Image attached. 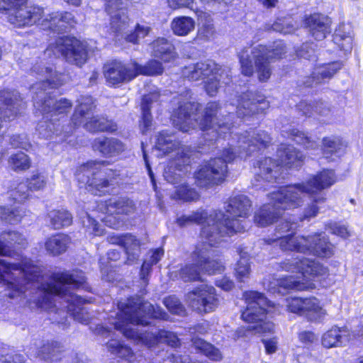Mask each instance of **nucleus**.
<instances>
[{"label": "nucleus", "instance_id": "nucleus-13", "mask_svg": "<svg viewBox=\"0 0 363 363\" xmlns=\"http://www.w3.org/2000/svg\"><path fill=\"white\" fill-rule=\"evenodd\" d=\"M222 216V213L216 210L209 212L204 209H198L190 215H182L177 218L176 223L181 228L192 224L205 225L200 233V240L208 246H216L223 240V232L219 228L216 218Z\"/></svg>", "mask_w": 363, "mask_h": 363}, {"label": "nucleus", "instance_id": "nucleus-43", "mask_svg": "<svg viewBox=\"0 0 363 363\" xmlns=\"http://www.w3.org/2000/svg\"><path fill=\"white\" fill-rule=\"evenodd\" d=\"M71 239L65 234L58 233L48 238L45 243L46 250L52 255H59L64 253Z\"/></svg>", "mask_w": 363, "mask_h": 363}, {"label": "nucleus", "instance_id": "nucleus-47", "mask_svg": "<svg viewBox=\"0 0 363 363\" xmlns=\"http://www.w3.org/2000/svg\"><path fill=\"white\" fill-rule=\"evenodd\" d=\"M63 350L61 343L56 341H48L42 345L38 351V356L48 362L57 361L60 358V353Z\"/></svg>", "mask_w": 363, "mask_h": 363}, {"label": "nucleus", "instance_id": "nucleus-58", "mask_svg": "<svg viewBox=\"0 0 363 363\" xmlns=\"http://www.w3.org/2000/svg\"><path fill=\"white\" fill-rule=\"evenodd\" d=\"M29 188L26 182L18 183L9 191V196L18 203H23L29 197Z\"/></svg>", "mask_w": 363, "mask_h": 363}, {"label": "nucleus", "instance_id": "nucleus-16", "mask_svg": "<svg viewBox=\"0 0 363 363\" xmlns=\"http://www.w3.org/2000/svg\"><path fill=\"white\" fill-rule=\"evenodd\" d=\"M45 53L55 57H62L65 60L81 67L87 60V49L85 43L74 37H60L49 45Z\"/></svg>", "mask_w": 363, "mask_h": 363}, {"label": "nucleus", "instance_id": "nucleus-1", "mask_svg": "<svg viewBox=\"0 0 363 363\" xmlns=\"http://www.w3.org/2000/svg\"><path fill=\"white\" fill-rule=\"evenodd\" d=\"M118 310V312H111L108 315V323L125 337L148 347L159 343H165L172 347L180 345L179 338L172 332L156 328L139 331L135 328L140 325H148L149 318L165 319L167 314L159 306L155 307L140 297H135L119 301Z\"/></svg>", "mask_w": 363, "mask_h": 363}, {"label": "nucleus", "instance_id": "nucleus-55", "mask_svg": "<svg viewBox=\"0 0 363 363\" xmlns=\"http://www.w3.org/2000/svg\"><path fill=\"white\" fill-rule=\"evenodd\" d=\"M251 267L247 256L241 255L235 268V276L238 282H247L250 277Z\"/></svg>", "mask_w": 363, "mask_h": 363}, {"label": "nucleus", "instance_id": "nucleus-14", "mask_svg": "<svg viewBox=\"0 0 363 363\" xmlns=\"http://www.w3.org/2000/svg\"><path fill=\"white\" fill-rule=\"evenodd\" d=\"M252 203L247 196L240 194L230 198L225 207V213L218 211L222 216L216 218L219 228L225 235L230 236L235 233L245 231V226L243 220L248 217L251 211Z\"/></svg>", "mask_w": 363, "mask_h": 363}, {"label": "nucleus", "instance_id": "nucleus-63", "mask_svg": "<svg viewBox=\"0 0 363 363\" xmlns=\"http://www.w3.org/2000/svg\"><path fill=\"white\" fill-rule=\"evenodd\" d=\"M298 111L305 116L311 117L315 113V101H301L297 105Z\"/></svg>", "mask_w": 363, "mask_h": 363}, {"label": "nucleus", "instance_id": "nucleus-34", "mask_svg": "<svg viewBox=\"0 0 363 363\" xmlns=\"http://www.w3.org/2000/svg\"><path fill=\"white\" fill-rule=\"evenodd\" d=\"M216 69H218V65L213 62H199L184 67L182 75L189 80L197 81L207 78Z\"/></svg>", "mask_w": 363, "mask_h": 363}, {"label": "nucleus", "instance_id": "nucleus-54", "mask_svg": "<svg viewBox=\"0 0 363 363\" xmlns=\"http://www.w3.org/2000/svg\"><path fill=\"white\" fill-rule=\"evenodd\" d=\"M323 152L325 154L335 153L340 155L347 145L340 138L331 136L325 138L323 140Z\"/></svg>", "mask_w": 363, "mask_h": 363}, {"label": "nucleus", "instance_id": "nucleus-4", "mask_svg": "<svg viewBox=\"0 0 363 363\" xmlns=\"http://www.w3.org/2000/svg\"><path fill=\"white\" fill-rule=\"evenodd\" d=\"M87 289L84 274L79 271L56 272L48 279L40 283L36 289L43 292V302L56 301L62 298L67 303L66 308L74 319L82 324H88L91 315L82 304L85 300L73 291L79 289Z\"/></svg>", "mask_w": 363, "mask_h": 363}, {"label": "nucleus", "instance_id": "nucleus-57", "mask_svg": "<svg viewBox=\"0 0 363 363\" xmlns=\"http://www.w3.org/2000/svg\"><path fill=\"white\" fill-rule=\"evenodd\" d=\"M96 122H99V124L93 125V122L85 123L84 127L86 130L93 133L99 131L113 132L117 129L116 124L113 121L108 120L106 118L100 117V120L96 121Z\"/></svg>", "mask_w": 363, "mask_h": 363}, {"label": "nucleus", "instance_id": "nucleus-27", "mask_svg": "<svg viewBox=\"0 0 363 363\" xmlns=\"http://www.w3.org/2000/svg\"><path fill=\"white\" fill-rule=\"evenodd\" d=\"M104 74L106 82L116 85L129 82L136 77L133 62L125 65L120 61H113L104 67Z\"/></svg>", "mask_w": 363, "mask_h": 363}, {"label": "nucleus", "instance_id": "nucleus-64", "mask_svg": "<svg viewBox=\"0 0 363 363\" xmlns=\"http://www.w3.org/2000/svg\"><path fill=\"white\" fill-rule=\"evenodd\" d=\"M331 233L337 235L341 238H347L350 235V233L345 225H340L337 223H329L326 225Z\"/></svg>", "mask_w": 363, "mask_h": 363}, {"label": "nucleus", "instance_id": "nucleus-62", "mask_svg": "<svg viewBox=\"0 0 363 363\" xmlns=\"http://www.w3.org/2000/svg\"><path fill=\"white\" fill-rule=\"evenodd\" d=\"M298 56L308 60H315L316 55L313 43L303 44L298 51Z\"/></svg>", "mask_w": 363, "mask_h": 363}, {"label": "nucleus", "instance_id": "nucleus-41", "mask_svg": "<svg viewBox=\"0 0 363 363\" xmlns=\"http://www.w3.org/2000/svg\"><path fill=\"white\" fill-rule=\"evenodd\" d=\"M206 79L205 88L209 96H214L220 87L221 84H228L230 82L228 72L218 65V69L213 71Z\"/></svg>", "mask_w": 363, "mask_h": 363}, {"label": "nucleus", "instance_id": "nucleus-39", "mask_svg": "<svg viewBox=\"0 0 363 363\" xmlns=\"http://www.w3.org/2000/svg\"><path fill=\"white\" fill-rule=\"evenodd\" d=\"M152 55L164 62H169L177 57L173 44L164 38H158L152 43Z\"/></svg>", "mask_w": 363, "mask_h": 363}, {"label": "nucleus", "instance_id": "nucleus-37", "mask_svg": "<svg viewBox=\"0 0 363 363\" xmlns=\"http://www.w3.org/2000/svg\"><path fill=\"white\" fill-rule=\"evenodd\" d=\"M160 94L157 91L144 95L141 102L142 118L140 122V129L143 134L147 133L152 126V116L150 108L153 103L159 100Z\"/></svg>", "mask_w": 363, "mask_h": 363}, {"label": "nucleus", "instance_id": "nucleus-9", "mask_svg": "<svg viewBox=\"0 0 363 363\" xmlns=\"http://www.w3.org/2000/svg\"><path fill=\"white\" fill-rule=\"evenodd\" d=\"M269 202L264 204L255 212V223L261 227L267 226L282 215L286 209L295 208L303 203L295 187L286 186L270 193Z\"/></svg>", "mask_w": 363, "mask_h": 363}, {"label": "nucleus", "instance_id": "nucleus-52", "mask_svg": "<svg viewBox=\"0 0 363 363\" xmlns=\"http://www.w3.org/2000/svg\"><path fill=\"white\" fill-rule=\"evenodd\" d=\"M26 215V210L22 207L0 206V219L11 224L19 223Z\"/></svg>", "mask_w": 363, "mask_h": 363}, {"label": "nucleus", "instance_id": "nucleus-40", "mask_svg": "<svg viewBox=\"0 0 363 363\" xmlns=\"http://www.w3.org/2000/svg\"><path fill=\"white\" fill-rule=\"evenodd\" d=\"M277 153L281 159V166L297 168L302 164L303 155L293 146L281 145Z\"/></svg>", "mask_w": 363, "mask_h": 363}, {"label": "nucleus", "instance_id": "nucleus-11", "mask_svg": "<svg viewBox=\"0 0 363 363\" xmlns=\"http://www.w3.org/2000/svg\"><path fill=\"white\" fill-rule=\"evenodd\" d=\"M281 267L288 272H298V279L293 277L286 278L280 281V285L285 289L296 291H305L311 288L312 284L308 280L313 277L323 276L328 273V269L315 260L308 258L294 257L281 264Z\"/></svg>", "mask_w": 363, "mask_h": 363}, {"label": "nucleus", "instance_id": "nucleus-25", "mask_svg": "<svg viewBox=\"0 0 363 363\" xmlns=\"http://www.w3.org/2000/svg\"><path fill=\"white\" fill-rule=\"evenodd\" d=\"M56 118H52L48 115H43V118L37 125L36 131L39 136L45 139L59 138L57 142L64 141L73 132L72 124H62Z\"/></svg>", "mask_w": 363, "mask_h": 363}, {"label": "nucleus", "instance_id": "nucleus-31", "mask_svg": "<svg viewBox=\"0 0 363 363\" xmlns=\"http://www.w3.org/2000/svg\"><path fill=\"white\" fill-rule=\"evenodd\" d=\"M74 23V17L72 13L53 12L42 20L41 27L44 30L62 32L68 26H73Z\"/></svg>", "mask_w": 363, "mask_h": 363}, {"label": "nucleus", "instance_id": "nucleus-23", "mask_svg": "<svg viewBox=\"0 0 363 363\" xmlns=\"http://www.w3.org/2000/svg\"><path fill=\"white\" fill-rule=\"evenodd\" d=\"M269 106L264 95L247 91L237 99L236 114L239 118L262 113Z\"/></svg>", "mask_w": 363, "mask_h": 363}, {"label": "nucleus", "instance_id": "nucleus-44", "mask_svg": "<svg viewBox=\"0 0 363 363\" xmlns=\"http://www.w3.org/2000/svg\"><path fill=\"white\" fill-rule=\"evenodd\" d=\"M47 222L51 228L58 230L71 225L72 216L65 209H54L48 213Z\"/></svg>", "mask_w": 363, "mask_h": 363}, {"label": "nucleus", "instance_id": "nucleus-8", "mask_svg": "<svg viewBox=\"0 0 363 363\" xmlns=\"http://www.w3.org/2000/svg\"><path fill=\"white\" fill-rule=\"evenodd\" d=\"M286 52L284 44L281 41L274 42L272 45L267 47L258 45L255 47L244 48L239 53L241 72L247 77H250L254 72L251 57L255 60L259 80L267 81L272 74L270 63L274 59L281 58Z\"/></svg>", "mask_w": 363, "mask_h": 363}, {"label": "nucleus", "instance_id": "nucleus-20", "mask_svg": "<svg viewBox=\"0 0 363 363\" xmlns=\"http://www.w3.org/2000/svg\"><path fill=\"white\" fill-rule=\"evenodd\" d=\"M26 1L21 5L13 4L2 10L7 11L9 22L21 28L36 24L43 17V10L36 6H27Z\"/></svg>", "mask_w": 363, "mask_h": 363}, {"label": "nucleus", "instance_id": "nucleus-51", "mask_svg": "<svg viewBox=\"0 0 363 363\" xmlns=\"http://www.w3.org/2000/svg\"><path fill=\"white\" fill-rule=\"evenodd\" d=\"M192 344L196 350L201 351L212 361L218 362L223 359V355L218 349L201 338H193Z\"/></svg>", "mask_w": 363, "mask_h": 363}, {"label": "nucleus", "instance_id": "nucleus-5", "mask_svg": "<svg viewBox=\"0 0 363 363\" xmlns=\"http://www.w3.org/2000/svg\"><path fill=\"white\" fill-rule=\"evenodd\" d=\"M30 72L39 79L30 89L35 108L43 115L56 118L55 121L62 124H71L67 117V113L72 107L71 101L65 98L55 100L48 96L49 93L46 91L49 89H55L62 85L65 82V75L53 71L51 67H45L42 63L35 64Z\"/></svg>", "mask_w": 363, "mask_h": 363}, {"label": "nucleus", "instance_id": "nucleus-60", "mask_svg": "<svg viewBox=\"0 0 363 363\" xmlns=\"http://www.w3.org/2000/svg\"><path fill=\"white\" fill-rule=\"evenodd\" d=\"M169 6L172 9H179L181 8H188L190 9H194V0H167ZM203 3H210L212 1L214 2H224L227 4L230 0H201Z\"/></svg>", "mask_w": 363, "mask_h": 363}, {"label": "nucleus", "instance_id": "nucleus-28", "mask_svg": "<svg viewBox=\"0 0 363 363\" xmlns=\"http://www.w3.org/2000/svg\"><path fill=\"white\" fill-rule=\"evenodd\" d=\"M24 108V102L16 91H0V114L9 121L13 120Z\"/></svg>", "mask_w": 363, "mask_h": 363}, {"label": "nucleus", "instance_id": "nucleus-32", "mask_svg": "<svg viewBox=\"0 0 363 363\" xmlns=\"http://www.w3.org/2000/svg\"><path fill=\"white\" fill-rule=\"evenodd\" d=\"M306 27L311 35L317 40L325 39L330 33V19L324 15L314 13L305 20Z\"/></svg>", "mask_w": 363, "mask_h": 363}, {"label": "nucleus", "instance_id": "nucleus-30", "mask_svg": "<svg viewBox=\"0 0 363 363\" xmlns=\"http://www.w3.org/2000/svg\"><path fill=\"white\" fill-rule=\"evenodd\" d=\"M78 103L71 118L74 128L85 123L93 122V125H98L99 122L96 121L100 120L99 116L89 117L95 107L93 99L89 96H82L78 99Z\"/></svg>", "mask_w": 363, "mask_h": 363}, {"label": "nucleus", "instance_id": "nucleus-17", "mask_svg": "<svg viewBox=\"0 0 363 363\" xmlns=\"http://www.w3.org/2000/svg\"><path fill=\"white\" fill-rule=\"evenodd\" d=\"M190 159L185 157L183 164L177 163V166L169 165L164 172L165 180L173 184H179L171 194V198L182 201H192L199 199L198 192L186 184L185 175L189 171Z\"/></svg>", "mask_w": 363, "mask_h": 363}, {"label": "nucleus", "instance_id": "nucleus-49", "mask_svg": "<svg viewBox=\"0 0 363 363\" xmlns=\"http://www.w3.org/2000/svg\"><path fill=\"white\" fill-rule=\"evenodd\" d=\"M108 351L116 357L130 362L133 360L134 353L132 349L121 340L111 338L107 343Z\"/></svg>", "mask_w": 363, "mask_h": 363}, {"label": "nucleus", "instance_id": "nucleus-33", "mask_svg": "<svg viewBox=\"0 0 363 363\" xmlns=\"http://www.w3.org/2000/svg\"><path fill=\"white\" fill-rule=\"evenodd\" d=\"M196 13L198 17L199 27L195 40L203 43L213 40L216 36V30L211 14L199 10Z\"/></svg>", "mask_w": 363, "mask_h": 363}, {"label": "nucleus", "instance_id": "nucleus-53", "mask_svg": "<svg viewBox=\"0 0 363 363\" xmlns=\"http://www.w3.org/2000/svg\"><path fill=\"white\" fill-rule=\"evenodd\" d=\"M133 67L136 71V77L138 74L148 76L159 75L161 74L164 70L162 64L155 60L149 61L144 66L138 65L136 62H133Z\"/></svg>", "mask_w": 363, "mask_h": 363}, {"label": "nucleus", "instance_id": "nucleus-59", "mask_svg": "<svg viewBox=\"0 0 363 363\" xmlns=\"http://www.w3.org/2000/svg\"><path fill=\"white\" fill-rule=\"evenodd\" d=\"M47 177L41 174L36 173L33 174L26 182L30 191H35L43 190L47 184Z\"/></svg>", "mask_w": 363, "mask_h": 363}, {"label": "nucleus", "instance_id": "nucleus-21", "mask_svg": "<svg viewBox=\"0 0 363 363\" xmlns=\"http://www.w3.org/2000/svg\"><path fill=\"white\" fill-rule=\"evenodd\" d=\"M190 306L199 313L213 311L219 304L216 289L212 286L201 285L187 294Z\"/></svg>", "mask_w": 363, "mask_h": 363}, {"label": "nucleus", "instance_id": "nucleus-2", "mask_svg": "<svg viewBox=\"0 0 363 363\" xmlns=\"http://www.w3.org/2000/svg\"><path fill=\"white\" fill-rule=\"evenodd\" d=\"M271 140L270 135L261 130L250 129L239 135L234 134L229 147L223 149L222 157L210 160L194 173L196 184L201 188L219 184L227 177L228 162L237 157L245 159L252 152L267 147Z\"/></svg>", "mask_w": 363, "mask_h": 363}, {"label": "nucleus", "instance_id": "nucleus-19", "mask_svg": "<svg viewBox=\"0 0 363 363\" xmlns=\"http://www.w3.org/2000/svg\"><path fill=\"white\" fill-rule=\"evenodd\" d=\"M106 216L102 220L106 225L118 228L125 220V216L134 213L135 203L125 197L111 199L106 201Z\"/></svg>", "mask_w": 363, "mask_h": 363}, {"label": "nucleus", "instance_id": "nucleus-56", "mask_svg": "<svg viewBox=\"0 0 363 363\" xmlns=\"http://www.w3.org/2000/svg\"><path fill=\"white\" fill-rule=\"evenodd\" d=\"M9 164L14 171H23L30 167V160L27 155L19 152L10 157Z\"/></svg>", "mask_w": 363, "mask_h": 363}, {"label": "nucleus", "instance_id": "nucleus-22", "mask_svg": "<svg viewBox=\"0 0 363 363\" xmlns=\"http://www.w3.org/2000/svg\"><path fill=\"white\" fill-rule=\"evenodd\" d=\"M105 10L110 16L111 29L113 32L123 36L128 26L129 18L127 15V2H139L140 0H104Z\"/></svg>", "mask_w": 363, "mask_h": 363}, {"label": "nucleus", "instance_id": "nucleus-26", "mask_svg": "<svg viewBox=\"0 0 363 363\" xmlns=\"http://www.w3.org/2000/svg\"><path fill=\"white\" fill-rule=\"evenodd\" d=\"M180 145V141L175 135L163 130L158 133L155 147L157 150L162 152L161 155L169 154L174 150L177 151V160L170 164L173 165V167H177V163L183 164V160L185 157L190 159L186 148Z\"/></svg>", "mask_w": 363, "mask_h": 363}, {"label": "nucleus", "instance_id": "nucleus-15", "mask_svg": "<svg viewBox=\"0 0 363 363\" xmlns=\"http://www.w3.org/2000/svg\"><path fill=\"white\" fill-rule=\"evenodd\" d=\"M105 161H90L82 165L76 172L78 181L86 185V189L91 194L101 196L108 192L112 185L109 177L113 174L112 170L104 169Z\"/></svg>", "mask_w": 363, "mask_h": 363}, {"label": "nucleus", "instance_id": "nucleus-3", "mask_svg": "<svg viewBox=\"0 0 363 363\" xmlns=\"http://www.w3.org/2000/svg\"><path fill=\"white\" fill-rule=\"evenodd\" d=\"M25 243L23 235L15 231L4 233L0 238V282L6 286V295L11 298L19 296L30 288L40 287V283L46 280L41 274L40 267L30 261L19 265L1 258L8 255L6 247L16 244L23 246Z\"/></svg>", "mask_w": 363, "mask_h": 363}, {"label": "nucleus", "instance_id": "nucleus-10", "mask_svg": "<svg viewBox=\"0 0 363 363\" xmlns=\"http://www.w3.org/2000/svg\"><path fill=\"white\" fill-rule=\"evenodd\" d=\"M213 247L198 242L191 255L192 264L185 265L179 271V277L183 281H199L201 279V272L211 274L224 269L222 262L213 259L216 252Z\"/></svg>", "mask_w": 363, "mask_h": 363}, {"label": "nucleus", "instance_id": "nucleus-38", "mask_svg": "<svg viewBox=\"0 0 363 363\" xmlns=\"http://www.w3.org/2000/svg\"><path fill=\"white\" fill-rule=\"evenodd\" d=\"M333 42L340 50L350 52L353 45V31L350 24L341 23L333 34Z\"/></svg>", "mask_w": 363, "mask_h": 363}, {"label": "nucleus", "instance_id": "nucleus-24", "mask_svg": "<svg viewBox=\"0 0 363 363\" xmlns=\"http://www.w3.org/2000/svg\"><path fill=\"white\" fill-rule=\"evenodd\" d=\"M335 182L336 177L334 172L331 169H324L311 177L306 183L296 184L289 186L295 187L298 193V196L301 197L303 193H323V189L330 187Z\"/></svg>", "mask_w": 363, "mask_h": 363}, {"label": "nucleus", "instance_id": "nucleus-29", "mask_svg": "<svg viewBox=\"0 0 363 363\" xmlns=\"http://www.w3.org/2000/svg\"><path fill=\"white\" fill-rule=\"evenodd\" d=\"M281 166L271 157H265L257 161L255 166V182L273 183L281 178Z\"/></svg>", "mask_w": 363, "mask_h": 363}, {"label": "nucleus", "instance_id": "nucleus-45", "mask_svg": "<svg viewBox=\"0 0 363 363\" xmlns=\"http://www.w3.org/2000/svg\"><path fill=\"white\" fill-rule=\"evenodd\" d=\"M195 21L189 16H177L172 19L170 26L177 36H186L195 28Z\"/></svg>", "mask_w": 363, "mask_h": 363}, {"label": "nucleus", "instance_id": "nucleus-61", "mask_svg": "<svg viewBox=\"0 0 363 363\" xmlns=\"http://www.w3.org/2000/svg\"><path fill=\"white\" fill-rule=\"evenodd\" d=\"M164 303L168 310L174 314L181 315L184 312V308L179 300L175 296H169L164 300Z\"/></svg>", "mask_w": 363, "mask_h": 363}, {"label": "nucleus", "instance_id": "nucleus-48", "mask_svg": "<svg viewBox=\"0 0 363 363\" xmlns=\"http://www.w3.org/2000/svg\"><path fill=\"white\" fill-rule=\"evenodd\" d=\"M127 255V262L128 264H133L140 256V241L131 234L123 235L122 246Z\"/></svg>", "mask_w": 363, "mask_h": 363}, {"label": "nucleus", "instance_id": "nucleus-35", "mask_svg": "<svg viewBox=\"0 0 363 363\" xmlns=\"http://www.w3.org/2000/svg\"><path fill=\"white\" fill-rule=\"evenodd\" d=\"M350 340V333L347 328L333 327L323 335L322 344L326 348L342 347Z\"/></svg>", "mask_w": 363, "mask_h": 363}, {"label": "nucleus", "instance_id": "nucleus-7", "mask_svg": "<svg viewBox=\"0 0 363 363\" xmlns=\"http://www.w3.org/2000/svg\"><path fill=\"white\" fill-rule=\"evenodd\" d=\"M199 104L189 101H179V107L172 115V121L174 127L183 132H188L191 128L199 127L203 131L211 130V133L218 138L226 137L227 130H230L228 122H215L218 120L217 114L220 109L216 101L209 102L206 104L204 113L199 121L198 111Z\"/></svg>", "mask_w": 363, "mask_h": 363}, {"label": "nucleus", "instance_id": "nucleus-36", "mask_svg": "<svg viewBox=\"0 0 363 363\" xmlns=\"http://www.w3.org/2000/svg\"><path fill=\"white\" fill-rule=\"evenodd\" d=\"M93 147L94 150L108 157L118 155L125 149V145L115 138H97L94 140Z\"/></svg>", "mask_w": 363, "mask_h": 363}, {"label": "nucleus", "instance_id": "nucleus-46", "mask_svg": "<svg viewBox=\"0 0 363 363\" xmlns=\"http://www.w3.org/2000/svg\"><path fill=\"white\" fill-rule=\"evenodd\" d=\"M311 197V203L305 208L303 215L298 218L299 221L304 220H309L310 219L317 216L321 205L323 204L326 200L325 193L319 194H308Z\"/></svg>", "mask_w": 363, "mask_h": 363}, {"label": "nucleus", "instance_id": "nucleus-12", "mask_svg": "<svg viewBox=\"0 0 363 363\" xmlns=\"http://www.w3.org/2000/svg\"><path fill=\"white\" fill-rule=\"evenodd\" d=\"M243 297L247 304L241 317L247 323H252L248 327V330L255 333H271L274 325L270 321H266L269 308L272 307L271 302L264 294L255 291H245Z\"/></svg>", "mask_w": 363, "mask_h": 363}, {"label": "nucleus", "instance_id": "nucleus-50", "mask_svg": "<svg viewBox=\"0 0 363 363\" xmlns=\"http://www.w3.org/2000/svg\"><path fill=\"white\" fill-rule=\"evenodd\" d=\"M281 134L284 137L291 138L292 140L303 145L307 150H316L318 147L315 140H311L297 129L283 128Z\"/></svg>", "mask_w": 363, "mask_h": 363}, {"label": "nucleus", "instance_id": "nucleus-42", "mask_svg": "<svg viewBox=\"0 0 363 363\" xmlns=\"http://www.w3.org/2000/svg\"><path fill=\"white\" fill-rule=\"evenodd\" d=\"M342 67L341 62L335 61L328 64H323L315 67L312 73L313 81L315 84L332 78Z\"/></svg>", "mask_w": 363, "mask_h": 363}, {"label": "nucleus", "instance_id": "nucleus-6", "mask_svg": "<svg viewBox=\"0 0 363 363\" xmlns=\"http://www.w3.org/2000/svg\"><path fill=\"white\" fill-rule=\"evenodd\" d=\"M299 226L298 222L294 218L281 219L276 226L274 237L265 239V242L269 244L278 242L282 251H295L322 257L333 255V245L323 233H313L307 236H296L292 234L284 235V233L296 230Z\"/></svg>", "mask_w": 363, "mask_h": 363}, {"label": "nucleus", "instance_id": "nucleus-18", "mask_svg": "<svg viewBox=\"0 0 363 363\" xmlns=\"http://www.w3.org/2000/svg\"><path fill=\"white\" fill-rule=\"evenodd\" d=\"M285 301L288 311L305 316L310 321H321L327 314L320 301L314 296L305 298L288 297Z\"/></svg>", "mask_w": 363, "mask_h": 363}]
</instances>
